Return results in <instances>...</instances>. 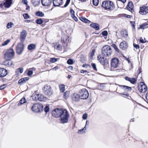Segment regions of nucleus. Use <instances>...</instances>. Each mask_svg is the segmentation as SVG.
<instances>
[{
	"mask_svg": "<svg viewBox=\"0 0 148 148\" xmlns=\"http://www.w3.org/2000/svg\"><path fill=\"white\" fill-rule=\"evenodd\" d=\"M108 33L107 31H104L102 32V34L104 36H106L108 35Z\"/></svg>",
	"mask_w": 148,
	"mask_h": 148,
	"instance_id": "13d9d810",
	"label": "nucleus"
},
{
	"mask_svg": "<svg viewBox=\"0 0 148 148\" xmlns=\"http://www.w3.org/2000/svg\"><path fill=\"white\" fill-rule=\"evenodd\" d=\"M133 45H134V47L136 49H139L140 48L139 46L138 45H136V44L134 43Z\"/></svg>",
	"mask_w": 148,
	"mask_h": 148,
	"instance_id": "bf43d9fd",
	"label": "nucleus"
},
{
	"mask_svg": "<svg viewBox=\"0 0 148 148\" xmlns=\"http://www.w3.org/2000/svg\"><path fill=\"white\" fill-rule=\"evenodd\" d=\"M101 6L105 9L107 10H112L114 8L113 2L109 0L103 1Z\"/></svg>",
	"mask_w": 148,
	"mask_h": 148,
	"instance_id": "f257e3e1",
	"label": "nucleus"
},
{
	"mask_svg": "<svg viewBox=\"0 0 148 148\" xmlns=\"http://www.w3.org/2000/svg\"><path fill=\"white\" fill-rule=\"evenodd\" d=\"M10 40H7L2 44V45L5 46L7 45L10 42Z\"/></svg>",
	"mask_w": 148,
	"mask_h": 148,
	"instance_id": "6e6d98bb",
	"label": "nucleus"
},
{
	"mask_svg": "<svg viewBox=\"0 0 148 148\" xmlns=\"http://www.w3.org/2000/svg\"><path fill=\"white\" fill-rule=\"evenodd\" d=\"M92 66L93 69L96 71H97V70L96 67V65L95 64V63H92L91 64Z\"/></svg>",
	"mask_w": 148,
	"mask_h": 148,
	"instance_id": "4d7b16f0",
	"label": "nucleus"
},
{
	"mask_svg": "<svg viewBox=\"0 0 148 148\" xmlns=\"http://www.w3.org/2000/svg\"><path fill=\"white\" fill-rule=\"evenodd\" d=\"M95 52L94 49L90 53V56L91 58H92L95 55Z\"/></svg>",
	"mask_w": 148,
	"mask_h": 148,
	"instance_id": "09e8293b",
	"label": "nucleus"
},
{
	"mask_svg": "<svg viewBox=\"0 0 148 148\" xmlns=\"http://www.w3.org/2000/svg\"><path fill=\"white\" fill-rule=\"evenodd\" d=\"M69 38V37L68 36H64L63 38H62L61 40L63 41L64 44H65L67 42V39Z\"/></svg>",
	"mask_w": 148,
	"mask_h": 148,
	"instance_id": "473e14b6",
	"label": "nucleus"
},
{
	"mask_svg": "<svg viewBox=\"0 0 148 148\" xmlns=\"http://www.w3.org/2000/svg\"><path fill=\"white\" fill-rule=\"evenodd\" d=\"M69 95V91H67L65 92L64 94L63 97L65 99H66L68 98Z\"/></svg>",
	"mask_w": 148,
	"mask_h": 148,
	"instance_id": "f704fd0d",
	"label": "nucleus"
},
{
	"mask_svg": "<svg viewBox=\"0 0 148 148\" xmlns=\"http://www.w3.org/2000/svg\"><path fill=\"white\" fill-rule=\"evenodd\" d=\"M38 101H44L46 100V98L42 95L39 94L38 97Z\"/></svg>",
	"mask_w": 148,
	"mask_h": 148,
	"instance_id": "cd10ccee",
	"label": "nucleus"
},
{
	"mask_svg": "<svg viewBox=\"0 0 148 148\" xmlns=\"http://www.w3.org/2000/svg\"><path fill=\"white\" fill-rule=\"evenodd\" d=\"M63 0H53V3L54 6H58L62 4Z\"/></svg>",
	"mask_w": 148,
	"mask_h": 148,
	"instance_id": "aec40b11",
	"label": "nucleus"
},
{
	"mask_svg": "<svg viewBox=\"0 0 148 148\" xmlns=\"http://www.w3.org/2000/svg\"><path fill=\"white\" fill-rule=\"evenodd\" d=\"M80 99H87L89 96L88 91L86 88H83L79 91Z\"/></svg>",
	"mask_w": 148,
	"mask_h": 148,
	"instance_id": "39448f33",
	"label": "nucleus"
},
{
	"mask_svg": "<svg viewBox=\"0 0 148 148\" xmlns=\"http://www.w3.org/2000/svg\"><path fill=\"white\" fill-rule=\"evenodd\" d=\"M23 43L22 42L19 43L16 47V51L17 53L18 54H21L23 50Z\"/></svg>",
	"mask_w": 148,
	"mask_h": 148,
	"instance_id": "9b49d317",
	"label": "nucleus"
},
{
	"mask_svg": "<svg viewBox=\"0 0 148 148\" xmlns=\"http://www.w3.org/2000/svg\"><path fill=\"white\" fill-rule=\"evenodd\" d=\"M12 3L11 0H6L4 4L5 8H8L10 7Z\"/></svg>",
	"mask_w": 148,
	"mask_h": 148,
	"instance_id": "b1692460",
	"label": "nucleus"
},
{
	"mask_svg": "<svg viewBox=\"0 0 148 148\" xmlns=\"http://www.w3.org/2000/svg\"><path fill=\"white\" fill-rule=\"evenodd\" d=\"M52 0H41V3L43 6L50 5L52 3Z\"/></svg>",
	"mask_w": 148,
	"mask_h": 148,
	"instance_id": "6ab92c4d",
	"label": "nucleus"
},
{
	"mask_svg": "<svg viewBox=\"0 0 148 148\" xmlns=\"http://www.w3.org/2000/svg\"><path fill=\"white\" fill-rule=\"evenodd\" d=\"M86 130V126L82 129L79 130L78 131V133L79 134H83L85 133V130Z\"/></svg>",
	"mask_w": 148,
	"mask_h": 148,
	"instance_id": "4c0bfd02",
	"label": "nucleus"
},
{
	"mask_svg": "<svg viewBox=\"0 0 148 148\" xmlns=\"http://www.w3.org/2000/svg\"><path fill=\"white\" fill-rule=\"evenodd\" d=\"M112 46L114 48V49H115V51L117 52H119V50L118 49L117 46L115 44H113L112 45Z\"/></svg>",
	"mask_w": 148,
	"mask_h": 148,
	"instance_id": "a18cd8bd",
	"label": "nucleus"
},
{
	"mask_svg": "<svg viewBox=\"0 0 148 148\" xmlns=\"http://www.w3.org/2000/svg\"><path fill=\"white\" fill-rule=\"evenodd\" d=\"M29 79V78L26 77L23 78H22L19 80L18 83L19 84L21 85L25 83L26 81Z\"/></svg>",
	"mask_w": 148,
	"mask_h": 148,
	"instance_id": "5701e85b",
	"label": "nucleus"
},
{
	"mask_svg": "<svg viewBox=\"0 0 148 148\" xmlns=\"http://www.w3.org/2000/svg\"><path fill=\"white\" fill-rule=\"evenodd\" d=\"M27 35V32L25 30H23L20 34V40L21 42H23L25 39Z\"/></svg>",
	"mask_w": 148,
	"mask_h": 148,
	"instance_id": "2eb2a0df",
	"label": "nucleus"
},
{
	"mask_svg": "<svg viewBox=\"0 0 148 148\" xmlns=\"http://www.w3.org/2000/svg\"><path fill=\"white\" fill-rule=\"evenodd\" d=\"M99 2V0H92L93 4L95 6L97 5L98 4Z\"/></svg>",
	"mask_w": 148,
	"mask_h": 148,
	"instance_id": "79ce46f5",
	"label": "nucleus"
},
{
	"mask_svg": "<svg viewBox=\"0 0 148 148\" xmlns=\"http://www.w3.org/2000/svg\"><path fill=\"white\" fill-rule=\"evenodd\" d=\"M97 58L100 63L102 65H104L108 63L106 58L103 57H102L100 55H98Z\"/></svg>",
	"mask_w": 148,
	"mask_h": 148,
	"instance_id": "f8f14e48",
	"label": "nucleus"
},
{
	"mask_svg": "<svg viewBox=\"0 0 148 148\" xmlns=\"http://www.w3.org/2000/svg\"><path fill=\"white\" fill-rule=\"evenodd\" d=\"M148 25V24L147 23H145L140 26V28L143 29L145 28L144 27Z\"/></svg>",
	"mask_w": 148,
	"mask_h": 148,
	"instance_id": "de8ad7c7",
	"label": "nucleus"
},
{
	"mask_svg": "<svg viewBox=\"0 0 148 148\" xmlns=\"http://www.w3.org/2000/svg\"><path fill=\"white\" fill-rule=\"evenodd\" d=\"M54 47L57 50H60L61 48L60 45L59 44H56L54 45Z\"/></svg>",
	"mask_w": 148,
	"mask_h": 148,
	"instance_id": "a19ab883",
	"label": "nucleus"
},
{
	"mask_svg": "<svg viewBox=\"0 0 148 148\" xmlns=\"http://www.w3.org/2000/svg\"><path fill=\"white\" fill-rule=\"evenodd\" d=\"M22 2L25 5H27L28 3L27 0H22Z\"/></svg>",
	"mask_w": 148,
	"mask_h": 148,
	"instance_id": "0e129e2a",
	"label": "nucleus"
},
{
	"mask_svg": "<svg viewBox=\"0 0 148 148\" xmlns=\"http://www.w3.org/2000/svg\"><path fill=\"white\" fill-rule=\"evenodd\" d=\"M73 19L76 21H78V19L74 15V16H72Z\"/></svg>",
	"mask_w": 148,
	"mask_h": 148,
	"instance_id": "338daca9",
	"label": "nucleus"
},
{
	"mask_svg": "<svg viewBox=\"0 0 148 148\" xmlns=\"http://www.w3.org/2000/svg\"><path fill=\"white\" fill-rule=\"evenodd\" d=\"M64 110L62 109H56L53 110L52 114L54 117L58 118L60 117L62 112Z\"/></svg>",
	"mask_w": 148,
	"mask_h": 148,
	"instance_id": "1a4fd4ad",
	"label": "nucleus"
},
{
	"mask_svg": "<svg viewBox=\"0 0 148 148\" xmlns=\"http://www.w3.org/2000/svg\"><path fill=\"white\" fill-rule=\"evenodd\" d=\"M87 117V114L85 113L82 116V118L83 119H86Z\"/></svg>",
	"mask_w": 148,
	"mask_h": 148,
	"instance_id": "052dcab7",
	"label": "nucleus"
},
{
	"mask_svg": "<svg viewBox=\"0 0 148 148\" xmlns=\"http://www.w3.org/2000/svg\"><path fill=\"white\" fill-rule=\"evenodd\" d=\"M13 62L10 60H6L3 62V64L7 66L13 65Z\"/></svg>",
	"mask_w": 148,
	"mask_h": 148,
	"instance_id": "f3484780",
	"label": "nucleus"
},
{
	"mask_svg": "<svg viewBox=\"0 0 148 148\" xmlns=\"http://www.w3.org/2000/svg\"><path fill=\"white\" fill-rule=\"evenodd\" d=\"M32 110L36 112H38L42 111L43 106L41 104L35 103L32 107Z\"/></svg>",
	"mask_w": 148,
	"mask_h": 148,
	"instance_id": "423d86ee",
	"label": "nucleus"
},
{
	"mask_svg": "<svg viewBox=\"0 0 148 148\" xmlns=\"http://www.w3.org/2000/svg\"><path fill=\"white\" fill-rule=\"evenodd\" d=\"M69 117V115L67 110H64L60 117V121L61 123L63 124L67 123Z\"/></svg>",
	"mask_w": 148,
	"mask_h": 148,
	"instance_id": "f03ea898",
	"label": "nucleus"
},
{
	"mask_svg": "<svg viewBox=\"0 0 148 148\" xmlns=\"http://www.w3.org/2000/svg\"><path fill=\"white\" fill-rule=\"evenodd\" d=\"M119 47L122 50H125L128 47L127 43L125 41H123L120 44Z\"/></svg>",
	"mask_w": 148,
	"mask_h": 148,
	"instance_id": "dca6fc26",
	"label": "nucleus"
},
{
	"mask_svg": "<svg viewBox=\"0 0 148 148\" xmlns=\"http://www.w3.org/2000/svg\"><path fill=\"white\" fill-rule=\"evenodd\" d=\"M70 13L71 14V16H74L75 15V12L74 10L72 9H70Z\"/></svg>",
	"mask_w": 148,
	"mask_h": 148,
	"instance_id": "3c124183",
	"label": "nucleus"
},
{
	"mask_svg": "<svg viewBox=\"0 0 148 148\" xmlns=\"http://www.w3.org/2000/svg\"><path fill=\"white\" fill-rule=\"evenodd\" d=\"M33 72L32 71H29L27 73V75L29 76H30L33 74Z\"/></svg>",
	"mask_w": 148,
	"mask_h": 148,
	"instance_id": "680f3d73",
	"label": "nucleus"
},
{
	"mask_svg": "<svg viewBox=\"0 0 148 148\" xmlns=\"http://www.w3.org/2000/svg\"><path fill=\"white\" fill-rule=\"evenodd\" d=\"M138 88L140 92L144 93L147 90V87L144 83L142 82L138 85Z\"/></svg>",
	"mask_w": 148,
	"mask_h": 148,
	"instance_id": "9d476101",
	"label": "nucleus"
},
{
	"mask_svg": "<svg viewBox=\"0 0 148 148\" xmlns=\"http://www.w3.org/2000/svg\"><path fill=\"white\" fill-rule=\"evenodd\" d=\"M43 90L45 95L49 97L51 96L52 94L51 87L49 86L45 85L43 88Z\"/></svg>",
	"mask_w": 148,
	"mask_h": 148,
	"instance_id": "6e6552de",
	"label": "nucleus"
},
{
	"mask_svg": "<svg viewBox=\"0 0 148 148\" xmlns=\"http://www.w3.org/2000/svg\"><path fill=\"white\" fill-rule=\"evenodd\" d=\"M130 22L132 25L133 29H134L135 28V22L134 21H130Z\"/></svg>",
	"mask_w": 148,
	"mask_h": 148,
	"instance_id": "603ef678",
	"label": "nucleus"
},
{
	"mask_svg": "<svg viewBox=\"0 0 148 148\" xmlns=\"http://www.w3.org/2000/svg\"><path fill=\"white\" fill-rule=\"evenodd\" d=\"M36 15V16L39 17H43L44 15V13L40 11H37L35 13Z\"/></svg>",
	"mask_w": 148,
	"mask_h": 148,
	"instance_id": "c756f323",
	"label": "nucleus"
},
{
	"mask_svg": "<svg viewBox=\"0 0 148 148\" xmlns=\"http://www.w3.org/2000/svg\"><path fill=\"white\" fill-rule=\"evenodd\" d=\"M23 16L25 19H27L29 18V16L27 14L25 13L23 14Z\"/></svg>",
	"mask_w": 148,
	"mask_h": 148,
	"instance_id": "5fc2aeb1",
	"label": "nucleus"
},
{
	"mask_svg": "<svg viewBox=\"0 0 148 148\" xmlns=\"http://www.w3.org/2000/svg\"><path fill=\"white\" fill-rule=\"evenodd\" d=\"M39 94H35L32 96V99L34 101H38V97Z\"/></svg>",
	"mask_w": 148,
	"mask_h": 148,
	"instance_id": "72a5a7b5",
	"label": "nucleus"
},
{
	"mask_svg": "<svg viewBox=\"0 0 148 148\" xmlns=\"http://www.w3.org/2000/svg\"><path fill=\"white\" fill-rule=\"evenodd\" d=\"M36 47L35 45L34 44H30L27 47V49L29 50H31L32 49H33L35 48Z\"/></svg>",
	"mask_w": 148,
	"mask_h": 148,
	"instance_id": "7c9ffc66",
	"label": "nucleus"
},
{
	"mask_svg": "<svg viewBox=\"0 0 148 148\" xmlns=\"http://www.w3.org/2000/svg\"><path fill=\"white\" fill-rule=\"evenodd\" d=\"M133 5L132 2L131 1H129L127 5V9L132 13L133 12Z\"/></svg>",
	"mask_w": 148,
	"mask_h": 148,
	"instance_id": "412c9836",
	"label": "nucleus"
},
{
	"mask_svg": "<svg viewBox=\"0 0 148 148\" xmlns=\"http://www.w3.org/2000/svg\"><path fill=\"white\" fill-rule=\"evenodd\" d=\"M68 69L70 71H72L73 69V67L72 66H70L68 67Z\"/></svg>",
	"mask_w": 148,
	"mask_h": 148,
	"instance_id": "774afa93",
	"label": "nucleus"
},
{
	"mask_svg": "<svg viewBox=\"0 0 148 148\" xmlns=\"http://www.w3.org/2000/svg\"><path fill=\"white\" fill-rule=\"evenodd\" d=\"M50 61L51 63H54L57 61V59L55 58H51Z\"/></svg>",
	"mask_w": 148,
	"mask_h": 148,
	"instance_id": "49530a36",
	"label": "nucleus"
},
{
	"mask_svg": "<svg viewBox=\"0 0 148 148\" xmlns=\"http://www.w3.org/2000/svg\"><path fill=\"white\" fill-rule=\"evenodd\" d=\"M125 79L128 81L132 84H134L136 82V79L134 78H130L128 77H126L125 78Z\"/></svg>",
	"mask_w": 148,
	"mask_h": 148,
	"instance_id": "4be33fe9",
	"label": "nucleus"
},
{
	"mask_svg": "<svg viewBox=\"0 0 148 148\" xmlns=\"http://www.w3.org/2000/svg\"><path fill=\"white\" fill-rule=\"evenodd\" d=\"M13 24L12 22H10L8 23L7 25V28L8 29H9L12 27L13 25Z\"/></svg>",
	"mask_w": 148,
	"mask_h": 148,
	"instance_id": "ea45409f",
	"label": "nucleus"
},
{
	"mask_svg": "<svg viewBox=\"0 0 148 148\" xmlns=\"http://www.w3.org/2000/svg\"><path fill=\"white\" fill-rule=\"evenodd\" d=\"M67 63L69 64H72L73 63V60L71 59H69L67 61Z\"/></svg>",
	"mask_w": 148,
	"mask_h": 148,
	"instance_id": "c03bdc74",
	"label": "nucleus"
},
{
	"mask_svg": "<svg viewBox=\"0 0 148 148\" xmlns=\"http://www.w3.org/2000/svg\"><path fill=\"white\" fill-rule=\"evenodd\" d=\"M80 72L82 73H88V72L86 70H81Z\"/></svg>",
	"mask_w": 148,
	"mask_h": 148,
	"instance_id": "69168bd1",
	"label": "nucleus"
},
{
	"mask_svg": "<svg viewBox=\"0 0 148 148\" xmlns=\"http://www.w3.org/2000/svg\"><path fill=\"white\" fill-rule=\"evenodd\" d=\"M119 59L116 58H112L111 61V70L114 71V68H118L120 65Z\"/></svg>",
	"mask_w": 148,
	"mask_h": 148,
	"instance_id": "20e7f679",
	"label": "nucleus"
},
{
	"mask_svg": "<svg viewBox=\"0 0 148 148\" xmlns=\"http://www.w3.org/2000/svg\"><path fill=\"white\" fill-rule=\"evenodd\" d=\"M23 69L22 68H18L17 69V71H16V75H16V76H17L18 75V74L17 73H19V72H20L21 73H23Z\"/></svg>",
	"mask_w": 148,
	"mask_h": 148,
	"instance_id": "c9c22d12",
	"label": "nucleus"
},
{
	"mask_svg": "<svg viewBox=\"0 0 148 148\" xmlns=\"http://www.w3.org/2000/svg\"><path fill=\"white\" fill-rule=\"evenodd\" d=\"M49 108L48 106H46L44 108V110L45 112L47 113L49 111Z\"/></svg>",
	"mask_w": 148,
	"mask_h": 148,
	"instance_id": "37998d69",
	"label": "nucleus"
},
{
	"mask_svg": "<svg viewBox=\"0 0 148 148\" xmlns=\"http://www.w3.org/2000/svg\"><path fill=\"white\" fill-rule=\"evenodd\" d=\"M7 71L3 68H0V77H4L7 74Z\"/></svg>",
	"mask_w": 148,
	"mask_h": 148,
	"instance_id": "a211bd4d",
	"label": "nucleus"
},
{
	"mask_svg": "<svg viewBox=\"0 0 148 148\" xmlns=\"http://www.w3.org/2000/svg\"><path fill=\"white\" fill-rule=\"evenodd\" d=\"M121 88L125 91H130L132 90V88L130 87L126 86H121Z\"/></svg>",
	"mask_w": 148,
	"mask_h": 148,
	"instance_id": "a878e982",
	"label": "nucleus"
},
{
	"mask_svg": "<svg viewBox=\"0 0 148 148\" xmlns=\"http://www.w3.org/2000/svg\"><path fill=\"white\" fill-rule=\"evenodd\" d=\"M40 0H32V3L34 6H38L40 3Z\"/></svg>",
	"mask_w": 148,
	"mask_h": 148,
	"instance_id": "bb28decb",
	"label": "nucleus"
},
{
	"mask_svg": "<svg viewBox=\"0 0 148 148\" xmlns=\"http://www.w3.org/2000/svg\"><path fill=\"white\" fill-rule=\"evenodd\" d=\"M26 102L25 99V98L24 97L23 98H22L21 100H20V102L18 103V105L19 106H20L22 104H23Z\"/></svg>",
	"mask_w": 148,
	"mask_h": 148,
	"instance_id": "e433bc0d",
	"label": "nucleus"
},
{
	"mask_svg": "<svg viewBox=\"0 0 148 148\" xmlns=\"http://www.w3.org/2000/svg\"><path fill=\"white\" fill-rule=\"evenodd\" d=\"M59 88L60 91L62 92H64L65 90V85L64 84H61L59 86Z\"/></svg>",
	"mask_w": 148,
	"mask_h": 148,
	"instance_id": "c85d7f7f",
	"label": "nucleus"
},
{
	"mask_svg": "<svg viewBox=\"0 0 148 148\" xmlns=\"http://www.w3.org/2000/svg\"><path fill=\"white\" fill-rule=\"evenodd\" d=\"M139 12L140 14L142 15L146 14L148 12V7H140Z\"/></svg>",
	"mask_w": 148,
	"mask_h": 148,
	"instance_id": "4468645a",
	"label": "nucleus"
},
{
	"mask_svg": "<svg viewBox=\"0 0 148 148\" xmlns=\"http://www.w3.org/2000/svg\"><path fill=\"white\" fill-rule=\"evenodd\" d=\"M14 56V51L12 49L8 50L5 53L4 56L6 60H10Z\"/></svg>",
	"mask_w": 148,
	"mask_h": 148,
	"instance_id": "0eeeda50",
	"label": "nucleus"
},
{
	"mask_svg": "<svg viewBox=\"0 0 148 148\" xmlns=\"http://www.w3.org/2000/svg\"><path fill=\"white\" fill-rule=\"evenodd\" d=\"M43 22V20L41 18L37 19L36 21V22L37 24L40 25L42 24Z\"/></svg>",
	"mask_w": 148,
	"mask_h": 148,
	"instance_id": "58836bf2",
	"label": "nucleus"
},
{
	"mask_svg": "<svg viewBox=\"0 0 148 148\" xmlns=\"http://www.w3.org/2000/svg\"><path fill=\"white\" fill-rule=\"evenodd\" d=\"M112 53V49L109 45H105L101 49V53L103 56H109L111 55Z\"/></svg>",
	"mask_w": 148,
	"mask_h": 148,
	"instance_id": "7ed1b4c3",
	"label": "nucleus"
},
{
	"mask_svg": "<svg viewBox=\"0 0 148 148\" xmlns=\"http://www.w3.org/2000/svg\"><path fill=\"white\" fill-rule=\"evenodd\" d=\"M140 42L142 43H144L145 42L144 41L142 37H140Z\"/></svg>",
	"mask_w": 148,
	"mask_h": 148,
	"instance_id": "e2e57ef3",
	"label": "nucleus"
},
{
	"mask_svg": "<svg viewBox=\"0 0 148 148\" xmlns=\"http://www.w3.org/2000/svg\"><path fill=\"white\" fill-rule=\"evenodd\" d=\"M120 95L122 97H128L129 96V95L128 94H125L124 93L121 94L119 93Z\"/></svg>",
	"mask_w": 148,
	"mask_h": 148,
	"instance_id": "864d4df0",
	"label": "nucleus"
},
{
	"mask_svg": "<svg viewBox=\"0 0 148 148\" xmlns=\"http://www.w3.org/2000/svg\"><path fill=\"white\" fill-rule=\"evenodd\" d=\"M80 19L83 22L87 23H90V21L84 17H81Z\"/></svg>",
	"mask_w": 148,
	"mask_h": 148,
	"instance_id": "2f4dec72",
	"label": "nucleus"
},
{
	"mask_svg": "<svg viewBox=\"0 0 148 148\" xmlns=\"http://www.w3.org/2000/svg\"><path fill=\"white\" fill-rule=\"evenodd\" d=\"M91 27H93L97 30H98L99 29V26L98 24L96 23H93L90 25Z\"/></svg>",
	"mask_w": 148,
	"mask_h": 148,
	"instance_id": "393cba45",
	"label": "nucleus"
},
{
	"mask_svg": "<svg viewBox=\"0 0 148 148\" xmlns=\"http://www.w3.org/2000/svg\"><path fill=\"white\" fill-rule=\"evenodd\" d=\"M71 98L73 101L75 102H78L81 99L79 94L76 93H74L71 95Z\"/></svg>",
	"mask_w": 148,
	"mask_h": 148,
	"instance_id": "ddd939ff",
	"label": "nucleus"
},
{
	"mask_svg": "<svg viewBox=\"0 0 148 148\" xmlns=\"http://www.w3.org/2000/svg\"><path fill=\"white\" fill-rule=\"evenodd\" d=\"M7 84H4L2 85H1L0 86V90H3L4 89L6 86Z\"/></svg>",
	"mask_w": 148,
	"mask_h": 148,
	"instance_id": "8fccbe9b",
	"label": "nucleus"
}]
</instances>
